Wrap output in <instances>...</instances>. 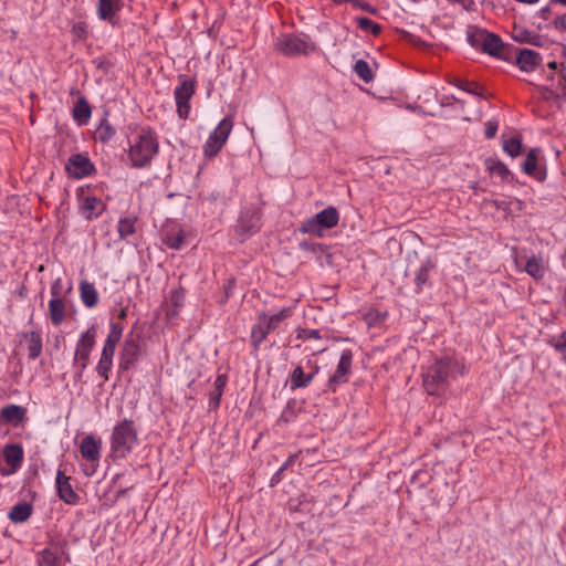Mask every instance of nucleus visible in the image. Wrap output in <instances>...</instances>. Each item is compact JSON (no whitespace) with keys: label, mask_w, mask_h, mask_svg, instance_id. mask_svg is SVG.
Listing matches in <instances>:
<instances>
[{"label":"nucleus","mask_w":566,"mask_h":566,"mask_svg":"<svg viewBox=\"0 0 566 566\" xmlns=\"http://www.w3.org/2000/svg\"><path fill=\"white\" fill-rule=\"evenodd\" d=\"M116 134V129L111 125L107 118H103L94 132V139L102 144L108 143Z\"/></svg>","instance_id":"35"},{"label":"nucleus","mask_w":566,"mask_h":566,"mask_svg":"<svg viewBox=\"0 0 566 566\" xmlns=\"http://www.w3.org/2000/svg\"><path fill=\"white\" fill-rule=\"evenodd\" d=\"M1 420L11 426H19L27 417V409L19 405H7L1 408Z\"/></svg>","instance_id":"21"},{"label":"nucleus","mask_w":566,"mask_h":566,"mask_svg":"<svg viewBox=\"0 0 566 566\" xmlns=\"http://www.w3.org/2000/svg\"><path fill=\"white\" fill-rule=\"evenodd\" d=\"M227 384V376L219 375L214 380V390L210 394L209 409L216 410L220 406L221 396Z\"/></svg>","instance_id":"36"},{"label":"nucleus","mask_w":566,"mask_h":566,"mask_svg":"<svg viewBox=\"0 0 566 566\" xmlns=\"http://www.w3.org/2000/svg\"><path fill=\"white\" fill-rule=\"evenodd\" d=\"M67 174L76 179L90 177L96 172L94 164L86 154H73L65 165Z\"/></svg>","instance_id":"12"},{"label":"nucleus","mask_w":566,"mask_h":566,"mask_svg":"<svg viewBox=\"0 0 566 566\" xmlns=\"http://www.w3.org/2000/svg\"><path fill=\"white\" fill-rule=\"evenodd\" d=\"M128 143L127 157L134 168L149 167L159 151L157 135L150 127L140 128L135 136L129 138Z\"/></svg>","instance_id":"2"},{"label":"nucleus","mask_w":566,"mask_h":566,"mask_svg":"<svg viewBox=\"0 0 566 566\" xmlns=\"http://www.w3.org/2000/svg\"><path fill=\"white\" fill-rule=\"evenodd\" d=\"M179 80V85L175 88L174 95L178 116L186 119L190 112L189 101L195 94V80L186 78L184 75H181Z\"/></svg>","instance_id":"10"},{"label":"nucleus","mask_w":566,"mask_h":566,"mask_svg":"<svg viewBox=\"0 0 566 566\" xmlns=\"http://www.w3.org/2000/svg\"><path fill=\"white\" fill-rule=\"evenodd\" d=\"M33 506L31 503L25 501L19 502L13 505L8 514L9 518L13 523H24L32 515Z\"/></svg>","instance_id":"28"},{"label":"nucleus","mask_w":566,"mask_h":566,"mask_svg":"<svg viewBox=\"0 0 566 566\" xmlns=\"http://www.w3.org/2000/svg\"><path fill=\"white\" fill-rule=\"evenodd\" d=\"M67 542L62 538L51 539L36 557L38 566H65L70 562Z\"/></svg>","instance_id":"7"},{"label":"nucleus","mask_w":566,"mask_h":566,"mask_svg":"<svg viewBox=\"0 0 566 566\" xmlns=\"http://www.w3.org/2000/svg\"><path fill=\"white\" fill-rule=\"evenodd\" d=\"M562 302H563V305L566 307V291L564 292V294L562 296Z\"/></svg>","instance_id":"64"},{"label":"nucleus","mask_w":566,"mask_h":566,"mask_svg":"<svg viewBox=\"0 0 566 566\" xmlns=\"http://www.w3.org/2000/svg\"><path fill=\"white\" fill-rule=\"evenodd\" d=\"M185 237L182 232L170 234L166 238V244L174 250H179L184 244Z\"/></svg>","instance_id":"46"},{"label":"nucleus","mask_w":566,"mask_h":566,"mask_svg":"<svg viewBox=\"0 0 566 566\" xmlns=\"http://www.w3.org/2000/svg\"><path fill=\"white\" fill-rule=\"evenodd\" d=\"M276 49L286 56L307 55L316 45L306 34H283L276 40Z\"/></svg>","instance_id":"6"},{"label":"nucleus","mask_w":566,"mask_h":566,"mask_svg":"<svg viewBox=\"0 0 566 566\" xmlns=\"http://www.w3.org/2000/svg\"><path fill=\"white\" fill-rule=\"evenodd\" d=\"M318 371H319V366L318 365H314L313 369H312V371L310 374H313V378H314Z\"/></svg>","instance_id":"60"},{"label":"nucleus","mask_w":566,"mask_h":566,"mask_svg":"<svg viewBox=\"0 0 566 566\" xmlns=\"http://www.w3.org/2000/svg\"><path fill=\"white\" fill-rule=\"evenodd\" d=\"M139 443L138 430L132 419L118 421L111 434V458L125 459Z\"/></svg>","instance_id":"3"},{"label":"nucleus","mask_w":566,"mask_h":566,"mask_svg":"<svg viewBox=\"0 0 566 566\" xmlns=\"http://www.w3.org/2000/svg\"><path fill=\"white\" fill-rule=\"evenodd\" d=\"M451 84H453L458 88H460V90H462V91H464V92H467L469 94L476 95V96H482V92L480 90V86L475 82H468V81H464V80L454 78L451 82Z\"/></svg>","instance_id":"43"},{"label":"nucleus","mask_w":566,"mask_h":566,"mask_svg":"<svg viewBox=\"0 0 566 566\" xmlns=\"http://www.w3.org/2000/svg\"><path fill=\"white\" fill-rule=\"evenodd\" d=\"M339 212L329 206L315 216L307 218L301 222L298 231L303 234H310L316 238H322L326 230H329L338 224Z\"/></svg>","instance_id":"4"},{"label":"nucleus","mask_w":566,"mask_h":566,"mask_svg":"<svg viewBox=\"0 0 566 566\" xmlns=\"http://www.w3.org/2000/svg\"><path fill=\"white\" fill-rule=\"evenodd\" d=\"M463 374V366L452 357L434 358L422 373V385L431 396L442 395Z\"/></svg>","instance_id":"1"},{"label":"nucleus","mask_w":566,"mask_h":566,"mask_svg":"<svg viewBox=\"0 0 566 566\" xmlns=\"http://www.w3.org/2000/svg\"><path fill=\"white\" fill-rule=\"evenodd\" d=\"M552 24L556 30L566 31V13L557 15L553 20Z\"/></svg>","instance_id":"52"},{"label":"nucleus","mask_w":566,"mask_h":566,"mask_svg":"<svg viewBox=\"0 0 566 566\" xmlns=\"http://www.w3.org/2000/svg\"><path fill=\"white\" fill-rule=\"evenodd\" d=\"M537 164H538V149L533 148L527 153L526 158L522 164V169L528 176H533V177L537 178L538 180H543L545 178V174H543L542 171H539L537 169Z\"/></svg>","instance_id":"27"},{"label":"nucleus","mask_w":566,"mask_h":566,"mask_svg":"<svg viewBox=\"0 0 566 566\" xmlns=\"http://www.w3.org/2000/svg\"><path fill=\"white\" fill-rule=\"evenodd\" d=\"M63 291L62 280L56 279L51 285L52 298L61 297Z\"/></svg>","instance_id":"50"},{"label":"nucleus","mask_w":566,"mask_h":566,"mask_svg":"<svg viewBox=\"0 0 566 566\" xmlns=\"http://www.w3.org/2000/svg\"><path fill=\"white\" fill-rule=\"evenodd\" d=\"M56 490L59 497L66 504L75 505L80 501L78 494L73 490L70 478L61 470L56 473Z\"/></svg>","instance_id":"17"},{"label":"nucleus","mask_w":566,"mask_h":566,"mask_svg":"<svg viewBox=\"0 0 566 566\" xmlns=\"http://www.w3.org/2000/svg\"><path fill=\"white\" fill-rule=\"evenodd\" d=\"M353 353L350 349L342 352L338 365L335 373L329 377L327 381V388L332 392H335L339 385L346 384L352 373Z\"/></svg>","instance_id":"11"},{"label":"nucleus","mask_w":566,"mask_h":566,"mask_svg":"<svg viewBox=\"0 0 566 566\" xmlns=\"http://www.w3.org/2000/svg\"><path fill=\"white\" fill-rule=\"evenodd\" d=\"M356 23L361 31L370 32L374 35L381 32V27L367 17H357Z\"/></svg>","instance_id":"41"},{"label":"nucleus","mask_w":566,"mask_h":566,"mask_svg":"<svg viewBox=\"0 0 566 566\" xmlns=\"http://www.w3.org/2000/svg\"><path fill=\"white\" fill-rule=\"evenodd\" d=\"M547 80L551 82L549 85L542 86L539 90L543 92L545 99H560L564 98L565 95H555L556 93H562V88L559 86V70L557 72H554L547 76Z\"/></svg>","instance_id":"30"},{"label":"nucleus","mask_w":566,"mask_h":566,"mask_svg":"<svg viewBox=\"0 0 566 566\" xmlns=\"http://www.w3.org/2000/svg\"><path fill=\"white\" fill-rule=\"evenodd\" d=\"M525 271L535 280H541L546 274L545 265L543 264L542 260L535 255L527 260L525 264Z\"/></svg>","instance_id":"38"},{"label":"nucleus","mask_w":566,"mask_h":566,"mask_svg":"<svg viewBox=\"0 0 566 566\" xmlns=\"http://www.w3.org/2000/svg\"><path fill=\"white\" fill-rule=\"evenodd\" d=\"M23 448L21 444H7L3 449V457L7 464L11 468V473L15 472L23 461Z\"/></svg>","instance_id":"23"},{"label":"nucleus","mask_w":566,"mask_h":566,"mask_svg":"<svg viewBox=\"0 0 566 566\" xmlns=\"http://www.w3.org/2000/svg\"><path fill=\"white\" fill-rule=\"evenodd\" d=\"M124 326L120 323L111 322L109 333L106 337L101 356L113 359L116 346L122 338Z\"/></svg>","instance_id":"18"},{"label":"nucleus","mask_w":566,"mask_h":566,"mask_svg":"<svg viewBox=\"0 0 566 566\" xmlns=\"http://www.w3.org/2000/svg\"><path fill=\"white\" fill-rule=\"evenodd\" d=\"M127 490H128L127 488L118 490L116 493V499L122 497L127 492Z\"/></svg>","instance_id":"59"},{"label":"nucleus","mask_w":566,"mask_h":566,"mask_svg":"<svg viewBox=\"0 0 566 566\" xmlns=\"http://www.w3.org/2000/svg\"><path fill=\"white\" fill-rule=\"evenodd\" d=\"M112 366L113 359L101 356L98 364L96 366V371L103 378L104 381L108 380V373L111 371Z\"/></svg>","instance_id":"45"},{"label":"nucleus","mask_w":566,"mask_h":566,"mask_svg":"<svg viewBox=\"0 0 566 566\" xmlns=\"http://www.w3.org/2000/svg\"><path fill=\"white\" fill-rule=\"evenodd\" d=\"M92 108L84 96H80L72 109V116L78 125H86L91 118Z\"/></svg>","instance_id":"25"},{"label":"nucleus","mask_w":566,"mask_h":566,"mask_svg":"<svg viewBox=\"0 0 566 566\" xmlns=\"http://www.w3.org/2000/svg\"><path fill=\"white\" fill-rule=\"evenodd\" d=\"M499 123L496 120H489L485 123V137L491 139L496 135Z\"/></svg>","instance_id":"47"},{"label":"nucleus","mask_w":566,"mask_h":566,"mask_svg":"<svg viewBox=\"0 0 566 566\" xmlns=\"http://www.w3.org/2000/svg\"><path fill=\"white\" fill-rule=\"evenodd\" d=\"M512 39L518 43H528L535 46H542L543 44L541 34L516 24L512 30Z\"/></svg>","instance_id":"22"},{"label":"nucleus","mask_w":566,"mask_h":566,"mask_svg":"<svg viewBox=\"0 0 566 566\" xmlns=\"http://www.w3.org/2000/svg\"><path fill=\"white\" fill-rule=\"evenodd\" d=\"M65 303L62 297L51 298L49 302V314L53 325L59 326L65 318Z\"/></svg>","instance_id":"32"},{"label":"nucleus","mask_w":566,"mask_h":566,"mask_svg":"<svg viewBox=\"0 0 566 566\" xmlns=\"http://www.w3.org/2000/svg\"><path fill=\"white\" fill-rule=\"evenodd\" d=\"M233 128V117L226 116L209 135L203 145V154L207 157L216 156L223 147Z\"/></svg>","instance_id":"8"},{"label":"nucleus","mask_w":566,"mask_h":566,"mask_svg":"<svg viewBox=\"0 0 566 566\" xmlns=\"http://www.w3.org/2000/svg\"><path fill=\"white\" fill-rule=\"evenodd\" d=\"M489 33L485 29L470 25L467 30V40L471 46L481 49Z\"/></svg>","instance_id":"37"},{"label":"nucleus","mask_w":566,"mask_h":566,"mask_svg":"<svg viewBox=\"0 0 566 566\" xmlns=\"http://www.w3.org/2000/svg\"><path fill=\"white\" fill-rule=\"evenodd\" d=\"M480 50L491 56L510 61L513 46L504 44L497 34L490 32Z\"/></svg>","instance_id":"14"},{"label":"nucleus","mask_w":566,"mask_h":566,"mask_svg":"<svg viewBox=\"0 0 566 566\" xmlns=\"http://www.w3.org/2000/svg\"><path fill=\"white\" fill-rule=\"evenodd\" d=\"M102 442L95 439L92 434L82 439L80 444V452L82 457L90 462H98L101 458Z\"/></svg>","instance_id":"19"},{"label":"nucleus","mask_w":566,"mask_h":566,"mask_svg":"<svg viewBox=\"0 0 566 566\" xmlns=\"http://www.w3.org/2000/svg\"><path fill=\"white\" fill-rule=\"evenodd\" d=\"M518 2H522V3H527V4H534L536 3L538 0H517Z\"/></svg>","instance_id":"61"},{"label":"nucleus","mask_w":566,"mask_h":566,"mask_svg":"<svg viewBox=\"0 0 566 566\" xmlns=\"http://www.w3.org/2000/svg\"><path fill=\"white\" fill-rule=\"evenodd\" d=\"M562 63H557L556 61H552L547 64V66L553 70L554 72H557L559 70Z\"/></svg>","instance_id":"57"},{"label":"nucleus","mask_w":566,"mask_h":566,"mask_svg":"<svg viewBox=\"0 0 566 566\" xmlns=\"http://www.w3.org/2000/svg\"><path fill=\"white\" fill-rule=\"evenodd\" d=\"M104 210H105V203L101 199L93 197V196H87V197L83 198V201L81 205V212H82V216L86 220H92V219L97 218L98 216H101L103 213Z\"/></svg>","instance_id":"20"},{"label":"nucleus","mask_w":566,"mask_h":566,"mask_svg":"<svg viewBox=\"0 0 566 566\" xmlns=\"http://www.w3.org/2000/svg\"><path fill=\"white\" fill-rule=\"evenodd\" d=\"M23 338L28 344L29 358L34 360L42 353V337L39 332L32 331L23 334Z\"/></svg>","instance_id":"31"},{"label":"nucleus","mask_w":566,"mask_h":566,"mask_svg":"<svg viewBox=\"0 0 566 566\" xmlns=\"http://www.w3.org/2000/svg\"><path fill=\"white\" fill-rule=\"evenodd\" d=\"M136 221H137V218L135 216L122 217L118 220L117 232H118L120 239H123V240L127 239L129 235L135 233Z\"/></svg>","instance_id":"39"},{"label":"nucleus","mask_w":566,"mask_h":566,"mask_svg":"<svg viewBox=\"0 0 566 566\" xmlns=\"http://www.w3.org/2000/svg\"><path fill=\"white\" fill-rule=\"evenodd\" d=\"M283 472L284 471H281V469L279 468V470L272 475V478H271V485L272 486L277 484L279 482H281Z\"/></svg>","instance_id":"54"},{"label":"nucleus","mask_w":566,"mask_h":566,"mask_svg":"<svg viewBox=\"0 0 566 566\" xmlns=\"http://www.w3.org/2000/svg\"><path fill=\"white\" fill-rule=\"evenodd\" d=\"M515 55L516 65L524 72H533L542 57L538 52L531 49H517L513 46L512 56Z\"/></svg>","instance_id":"16"},{"label":"nucleus","mask_w":566,"mask_h":566,"mask_svg":"<svg viewBox=\"0 0 566 566\" xmlns=\"http://www.w3.org/2000/svg\"><path fill=\"white\" fill-rule=\"evenodd\" d=\"M297 337L305 338V339H319L321 332H319V329H302L298 333Z\"/></svg>","instance_id":"48"},{"label":"nucleus","mask_w":566,"mask_h":566,"mask_svg":"<svg viewBox=\"0 0 566 566\" xmlns=\"http://www.w3.org/2000/svg\"><path fill=\"white\" fill-rule=\"evenodd\" d=\"M562 55L566 59V44L562 45Z\"/></svg>","instance_id":"63"},{"label":"nucleus","mask_w":566,"mask_h":566,"mask_svg":"<svg viewBox=\"0 0 566 566\" xmlns=\"http://www.w3.org/2000/svg\"><path fill=\"white\" fill-rule=\"evenodd\" d=\"M313 380V374H305L302 366H296L291 375L290 382L291 389L306 388Z\"/></svg>","instance_id":"33"},{"label":"nucleus","mask_w":566,"mask_h":566,"mask_svg":"<svg viewBox=\"0 0 566 566\" xmlns=\"http://www.w3.org/2000/svg\"><path fill=\"white\" fill-rule=\"evenodd\" d=\"M503 150L511 157H516L522 153V142L520 137H511L503 142Z\"/></svg>","instance_id":"42"},{"label":"nucleus","mask_w":566,"mask_h":566,"mask_svg":"<svg viewBox=\"0 0 566 566\" xmlns=\"http://www.w3.org/2000/svg\"><path fill=\"white\" fill-rule=\"evenodd\" d=\"M485 169L491 175H496L501 180H506L511 176V171L506 165L497 158L489 157L484 160Z\"/></svg>","instance_id":"34"},{"label":"nucleus","mask_w":566,"mask_h":566,"mask_svg":"<svg viewBox=\"0 0 566 566\" xmlns=\"http://www.w3.org/2000/svg\"><path fill=\"white\" fill-rule=\"evenodd\" d=\"M559 86L562 93H558V95H565L566 97V66L564 63H562L559 67ZM555 95H557V93Z\"/></svg>","instance_id":"49"},{"label":"nucleus","mask_w":566,"mask_h":566,"mask_svg":"<svg viewBox=\"0 0 566 566\" xmlns=\"http://www.w3.org/2000/svg\"><path fill=\"white\" fill-rule=\"evenodd\" d=\"M551 1L566 7V0H551Z\"/></svg>","instance_id":"62"},{"label":"nucleus","mask_w":566,"mask_h":566,"mask_svg":"<svg viewBox=\"0 0 566 566\" xmlns=\"http://www.w3.org/2000/svg\"><path fill=\"white\" fill-rule=\"evenodd\" d=\"M88 361L81 360L77 364H74V367L76 369H80V371H84L87 367Z\"/></svg>","instance_id":"55"},{"label":"nucleus","mask_w":566,"mask_h":566,"mask_svg":"<svg viewBox=\"0 0 566 566\" xmlns=\"http://www.w3.org/2000/svg\"><path fill=\"white\" fill-rule=\"evenodd\" d=\"M122 7L123 0H98L97 14L101 20L112 22Z\"/></svg>","instance_id":"24"},{"label":"nucleus","mask_w":566,"mask_h":566,"mask_svg":"<svg viewBox=\"0 0 566 566\" xmlns=\"http://www.w3.org/2000/svg\"><path fill=\"white\" fill-rule=\"evenodd\" d=\"M549 344L562 356V358L566 360V332H563L560 335L553 337L549 340Z\"/></svg>","instance_id":"44"},{"label":"nucleus","mask_w":566,"mask_h":566,"mask_svg":"<svg viewBox=\"0 0 566 566\" xmlns=\"http://www.w3.org/2000/svg\"><path fill=\"white\" fill-rule=\"evenodd\" d=\"M83 373L84 371H80V369H76V373H75V376H74L75 381H80L82 379Z\"/></svg>","instance_id":"58"},{"label":"nucleus","mask_w":566,"mask_h":566,"mask_svg":"<svg viewBox=\"0 0 566 566\" xmlns=\"http://www.w3.org/2000/svg\"><path fill=\"white\" fill-rule=\"evenodd\" d=\"M292 315L290 307H284L273 315H266L262 313L259 316L258 323L252 327L251 331V344L255 349H259L260 345L265 340L266 336L275 331L281 322L289 318Z\"/></svg>","instance_id":"5"},{"label":"nucleus","mask_w":566,"mask_h":566,"mask_svg":"<svg viewBox=\"0 0 566 566\" xmlns=\"http://www.w3.org/2000/svg\"><path fill=\"white\" fill-rule=\"evenodd\" d=\"M140 357V344L137 337L128 335L124 342L119 356V368L122 370L130 369Z\"/></svg>","instance_id":"13"},{"label":"nucleus","mask_w":566,"mask_h":566,"mask_svg":"<svg viewBox=\"0 0 566 566\" xmlns=\"http://www.w3.org/2000/svg\"><path fill=\"white\" fill-rule=\"evenodd\" d=\"M184 298H185V294L182 291H172L171 292V296H170V301L171 303L176 306V307H179L182 305L184 303Z\"/></svg>","instance_id":"51"},{"label":"nucleus","mask_w":566,"mask_h":566,"mask_svg":"<svg viewBox=\"0 0 566 566\" xmlns=\"http://www.w3.org/2000/svg\"><path fill=\"white\" fill-rule=\"evenodd\" d=\"M80 297L83 304L88 307H95L98 303V293L93 283L88 281L80 282Z\"/></svg>","instance_id":"26"},{"label":"nucleus","mask_w":566,"mask_h":566,"mask_svg":"<svg viewBox=\"0 0 566 566\" xmlns=\"http://www.w3.org/2000/svg\"><path fill=\"white\" fill-rule=\"evenodd\" d=\"M436 268V262L431 259H426L421 262L420 268L417 270L415 275V283L417 292H420L423 286L429 282L430 272Z\"/></svg>","instance_id":"29"},{"label":"nucleus","mask_w":566,"mask_h":566,"mask_svg":"<svg viewBox=\"0 0 566 566\" xmlns=\"http://www.w3.org/2000/svg\"><path fill=\"white\" fill-rule=\"evenodd\" d=\"M96 327L91 326L85 333H83L76 344L73 364H77L81 360L88 361L92 349L95 346Z\"/></svg>","instance_id":"15"},{"label":"nucleus","mask_w":566,"mask_h":566,"mask_svg":"<svg viewBox=\"0 0 566 566\" xmlns=\"http://www.w3.org/2000/svg\"><path fill=\"white\" fill-rule=\"evenodd\" d=\"M295 459H296V454H291L285 460V462L280 467L281 471L287 470L295 462Z\"/></svg>","instance_id":"53"},{"label":"nucleus","mask_w":566,"mask_h":566,"mask_svg":"<svg viewBox=\"0 0 566 566\" xmlns=\"http://www.w3.org/2000/svg\"><path fill=\"white\" fill-rule=\"evenodd\" d=\"M354 72L365 82L369 83L374 78V74L369 64L365 60H357L354 65Z\"/></svg>","instance_id":"40"},{"label":"nucleus","mask_w":566,"mask_h":566,"mask_svg":"<svg viewBox=\"0 0 566 566\" xmlns=\"http://www.w3.org/2000/svg\"><path fill=\"white\" fill-rule=\"evenodd\" d=\"M261 216L262 212L258 208L247 209L240 214L235 226V233L241 241L260 231L262 227Z\"/></svg>","instance_id":"9"},{"label":"nucleus","mask_w":566,"mask_h":566,"mask_svg":"<svg viewBox=\"0 0 566 566\" xmlns=\"http://www.w3.org/2000/svg\"><path fill=\"white\" fill-rule=\"evenodd\" d=\"M551 13V9L548 7H545L541 9L539 14L543 19H548V15Z\"/></svg>","instance_id":"56"}]
</instances>
